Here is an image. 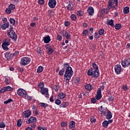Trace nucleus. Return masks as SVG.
<instances>
[{"label": "nucleus", "mask_w": 130, "mask_h": 130, "mask_svg": "<svg viewBox=\"0 0 130 130\" xmlns=\"http://www.w3.org/2000/svg\"><path fill=\"white\" fill-rule=\"evenodd\" d=\"M73 75H74V71H73V68H72V67H71L70 66L67 67L66 70V81L68 85H69L70 80H71V78L73 77Z\"/></svg>", "instance_id": "nucleus-1"}, {"label": "nucleus", "mask_w": 130, "mask_h": 130, "mask_svg": "<svg viewBox=\"0 0 130 130\" xmlns=\"http://www.w3.org/2000/svg\"><path fill=\"white\" fill-rule=\"evenodd\" d=\"M87 76L92 77V78H98L100 76V72L97 70L92 69L90 68L87 72Z\"/></svg>", "instance_id": "nucleus-2"}, {"label": "nucleus", "mask_w": 130, "mask_h": 130, "mask_svg": "<svg viewBox=\"0 0 130 130\" xmlns=\"http://www.w3.org/2000/svg\"><path fill=\"white\" fill-rule=\"evenodd\" d=\"M31 61V58L28 57H23L21 58L20 60V66H22L23 67H25L30 63Z\"/></svg>", "instance_id": "nucleus-3"}, {"label": "nucleus", "mask_w": 130, "mask_h": 130, "mask_svg": "<svg viewBox=\"0 0 130 130\" xmlns=\"http://www.w3.org/2000/svg\"><path fill=\"white\" fill-rule=\"evenodd\" d=\"M7 35L8 37H10L13 41H17V39H18V36H17V34L14 30H8L7 31Z\"/></svg>", "instance_id": "nucleus-4"}, {"label": "nucleus", "mask_w": 130, "mask_h": 130, "mask_svg": "<svg viewBox=\"0 0 130 130\" xmlns=\"http://www.w3.org/2000/svg\"><path fill=\"white\" fill-rule=\"evenodd\" d=\"M45 48L47 50V53L49 55H51V54L54 52V49H53V47H52L49 44L46 45Z\"/></svg>", "instance_id": "nucleus-5"}, {"label": "nucleus", "mask_w": 130, "mask_h": 130, "mask_svg": "<svg viewBox=\"0 0 130 130\" xmlns=\"http://www.w3.org/2000/svg\"><path fill=\"white\" fill-rule=\"evenodd\" d=\"M121 64L123 68H128V67H130V58L128 57L122 60Z\"/></svg>", "instance_id": "nucleus-6"}, {"label": "nucleus", "mask_w": 130, "mask_h": 130, "mask_svg": "<svg viewBox=\"0 0 130 130\" xmlns=\"http://www.w3.org/2000/svg\"><path fill=\"white\" fill-rule=\"evenodd\" d=\"M17 93L18 96H21V97H23V98H24V97L26 96V94L27 93L26 90H25L23 88H19L17 90Z\"/></svg>", "instance_id": "nucleus-7"}, {"label": "nucleus", "mask_w": 130, "mask_h": 130, "mask_svg": "<svg viewBox=\"0 0 130 130\" xmlns=\"http://www.w3.org/2000/svg\"><path fill=\"white\" fill-rule=\"evenodd\" d=\"M40 92L42 95H45L46 98H49V93H48V88L44 87L41 89Z\"/></svg>", "instance_id": "nucleus-8"}, {"label": "nucleus", "mask_w": 130, "mask_h": 130, "mask_svg": "<svg viewBox=\"0 0 130 130\" xmlns=\"http://www.w3.org/2000/svg\"><path fill=\"white\" fill-rule=\"evenodd\" d=\"M31 114L32 112L30 110H27L22 113V116L24 118H28V117H30V116H31Z\"/></svg>", "instance_id": "nucleus-9"}, {"label": "nucleus", "mask_w": 130, "mask_h": 130, "mask_svg": "<svg viewBox=\"0 0 130 130\" xmlns=\"http://www.w3.org/2000/svg\"><path fill=\"white\" fill-rule=\"evenodd\" d=\"M115 70V73L116 74V75H119L120 74V73H121V66L119 64H116L115 66L114 67Z\"/></svg>", "instance_id": "nucleus-10"}, {"label": "nucleus", "mask_w": 130, "mask_h": 130, "mask_svg": "<svg viewBox=\"0 0 130 130\" xmlns=\"http://www.w3.org/2000/svg\"><path fill=\"white\" fill-rule=\"evenodd\" d=\"M48 6L51 9H54L55 6H56V1L55 0H49L48 2Z\"/></svg>", "instance_id": "nucleus-11"}, {"label": "nucleus", "mask_w": 130, "mask_h": 130, "mask_svg": "<svg viewBox=\"0 0 130 130\" xmlns=\"http://www.w3.org/2000/svg\"><path fill=\"white\" fill-rule=\"evenodd\" d=\"M37 121V118L36 117H30L27 121H26V123H34Z\"/></svg>", "instance_id": "nucleus-12"}, {"label": "nucleus", "mask_w": 130, "mask_h": 130, "mask_svg": "<svg viewBox=\"0 0 130 130\" xmlns=\"http://www.w3.org/2000/svg\"><path fill=\"white\" fill-rule=\"evenodd\" d=\"M113 0H109L108 4L107 5V8H106L107 11H109L112 9V6H113Z\"/></svg>", "instance_id": "nucleus-13"}, {"label": "nucleus", "mask_w": 130, "mask_h": 130, "mask_svg": "<svg viewBox=\"0 0 130 130\" xmlns=\"http://www.w3.org/2000/svg\"><path fill=\"white\" fill-rule=\"evenodd\" d=\"M99 111L101 112L102 115L103 113L104 116L106 115V108L103 107V106L99 107Z\"/></svg>", "instance_id": "nucleus-14"}, {"label": "nucleus", "mask_w": 130, "mask_h": 130, "mask_svg": "<svg viewBox=\"0 0 130 130\" xmlns=\"http://www.w3.org/2000/svg\"><path fill=\"white\" fill-rule=\"evenodd\" d=\"M5 58L8 59V60H11L13 58V54L12 53H11L10 52H7L5 53Z\"/></svg>", "instance_id": "nucleus-15"}, {"label": "nucleus", "mask_w": 130, "mask_h": 130, "mask_svg": "<svg viewBox=\"0 0 130 130\" xmlns=\"http://www.w3.org/2000/svg\"><path fill=\"white\" fill-rule=\"evenodd\" d=\"M87 12L89 16H93V14H94V8L91 6L89 7L87 9Z\"/></svg>", "instance_id": "nucleus-16"}, {"label": "nucleus", "mask_w": 130, "mask_h": 130, "mask_svg": "<svg viewBox=\"0 0 130 130\" xmlns=\"http://www.w3.org/2000/svg\"><path fill=\"white\" fill-rule=\"evenodd\" d=\"M106 116L107 119H111L112 118V114L111 113V111L108 110L107 113H106Z\"/></svg>", "instance_id": "nucleus-17"}, {"label": "nucleus", "mask_w": 130, "mask_h": 130, "mask_svg": "<svg viewBox=\"0 0 130 130\" xmlns=\"http://www.w3.org/2000/svg\"><path fill=\"white\" fill-rule=\"evenodd\" d=\"M4 45H11V40L10 39H5L3 40V44Z\"/></svg>", "instance_id": "nucleus-18"}, {"label": "nucleus", "mask_w": 130, "mask_h": 130, "mask_svg": "<svg viewBox=\"0 0 130 130\" xmlns=\"http://www.w3.org/2000/svg\"><path fill=\"white\" fill-rule=\"evenodd\" d=\"M43 40L44 42V43H49L50 41H51V39H50V36L49 35H48L47 37H45L43 38Z\"/></svg>", "instance_id": "nucleus-19"}, {"label": "nucleus", "mask_w": 130, "mask_h": 130, "mask_svg": "<svg viewBox=\"0 0 130 130\" xmlns=\"http://www.w3.org/2000/svg\"><path fill=\"white\" fill-rule=\"evenodd\" d=\"M67 10H68V11H74V5L73 4V3H71L70 2H69V5L67 7Z\"/></svg>", "instance_id": "nucleus-20"}, {"label": "nucleus", "mask_w": 130, "mask_h": 130, "mask_svg": "<svg viewBox=\"0 0 130 130\" xmlns=\"http://www.w3.org/2000/svg\"><path fill=\"white\" fill-rule=\"evenodd\" d=\"M9 21L10 24L12 25V26H17L18 25V22H16V20L14 19V18H10L9 19Z\"/></svg>", "instance_id": "nucleus-21"}, {"label": "nucleus", "mask_w": 130, "mask_h": 130, "mask_svg": "<svg viewBox=\"0 0 130 130\" xmlns=\"http://www.w3.org/2000/svg\"><path fill=\"white\" fill-rule=\"evenodd\" d=\"M9 26H10V22H8L7 23H5L3 24L1 26V27L2 30H6V29H7V28H9Z\"/></svg>", "instance_id": "nucleus-22"}, {"label": "nucleus", "mask_w": 130, "mask_h": 130, "mask_svg": "<svg viewBox=\"0 0 130 130\" xmlns=\"http://www.w3.org/2000/svg\"><path fill=\"white\" fill-rule=\"evenodd\" d=\"M103 90H104V85H102L101 88H98L96 91V95H102L101 91H103Z\"/></svg>", "instance_id": "nucleus-23"}, {"label": "nucleus", "mask_w": 130, "mask_h": 130, "mask_svg": "<svg viewBox=\"0 0 130 130\" xmlns=\"http://www.w3.org/2000/svg\"><path fill=\"white\" fill-rule=\"evenodd\" d=\"M85 88L87 91H91V90H93V86L90 84H86Z\"/></svg>", "instance_id": "nucleus-24"}, {"label": "nucleus", "mask_w": 130, "mask_h": 130, "mask_svg": "<svg viewBox=\"0 0 130 130\" xmlns=\"http://www.w3.org/2000/svg\"><path fill=\"white\" fill-rule=\"evenodd\" d=\"M69 128H73L76 127V122L75 121H71L69 126Z\"/></svg>", "instance_id": "nucleus-25"}, {"label": "nucleus", "mask_w": 130, "mask_h": 130, "mask_svg": "<svg viewBox=\"0 0 130 130\" xmlns=\"http://www.w3.org/2000/svg\"><path fill=\"white\" fill-rule=\"evenodd\" d=\"M92 70H94L95 71H99V67H98V66L96 63L93 62L92 63Z\"/></svg>", "instance_id": "nucleus-26"}, {"label": "nucleus", "mask_w": 130, "mask_h": 130, "mask_svg": "<svg viewBox=\"0 0 130 130\" xmlns=\"http://www.w3.org/2000/svg\"><path fill=\"white\" fill-rule=\"evenodd\" d=\"M5 83L6 85H10L11 84V78L10 77H6Z\"/></svg>", "instance_id": "nucleus-27"}, {"label": "nucleus", "mask_w": 130, "mask_h": 130, "mask_svg": "<svg viewBox=\"0 0 130 130\" xmlns=\"http://www.w3.org/2000/svg\"><path fill=\"white\" fill-rule=\"evenodd\" d=\"M107 24V25H109V26H111V27H114V21H113V19H110V20H108Z\"/></svg>", "instance_id": "nucleus-28"}, {"label": "nucleus", "mask_w": 130, "mask_h": 130, "mask_svg": "<svg viewBox=\"0 0 130 130\" xmlns=\"http://www.w3.org/2000/svg\"><path fill=\"white\" fill-rule=\"evenodd\" d=\"M123 12L125 15H126V14H128V13H129V7H124L123 10Z\"/></svg>", "instance_id": "nucleus-29"}, {"label": "nucleus", "mask_w": 130, "mask_h": 130, "mask_svg": "<svg viewBox=\"0 0 130 130\" xmlns=\"http://www.w3.org/2000/svg\"><path fill=\"white\" fill-rule=\"evenodd\" d=\"M108 125L107 120H104L102 123V125L104 128H107L108 127Z\"/></svg>", "instance_id": "nucleus-30"}, {"label": "nucleus", "mask_w": 130, "mask_h": 130, "mask_svg": "<svg viewBox=\"0 0 130 130\" xmlns=\"http://www.w3.org/2000/svg\"><path fill=\"white\" fill-rule=\"evenodd\" d=\"M66 97V94L63 93H60L58 94V99H63Z\"/></svg>", "instance_id": "nucleus-31"}, {"label": "nucleus", "mask_w": 130, "mask_h": 130, "mask_svg": "<svg viewBox=\"0 0 130 130\" xmlns=\"http://www.w3.org/2000/svg\"><path fill=\"white\" fill-rule=\"evenodd\" d=\"M108 100L109 101V102H112V101H113L114 100V95H110L109 96H108Z\"/></svg>", "instance_id": "nucleus-32"}, {"label": "nucleus", "mask_w": 130, "mask_h": 130, "mask_svg": "<svg viewBox=\"0 0 130 130\" xmlns=\"http://www.w3.org/2000/svg\"><path fill=\"white\" fill-rule=\"evenodd\" d=\"M89 119L91 123H95V122H96V118H95L93 116H91Z\"/></svg>", "instance_id": "nucleus-33"}, {"label": "nucleus", "mask_w": 130, "mask_h": 130, "mask_svg": "<svg viewBox=\"0 0 130 130\" xmlns=\"http://www.w3.org/2000/svg\"><path fill=\"white\" fill-rule=\"evenodd\" d=\"M43 70H44L43 67L39 66L37 69V73H38L39 74L40 73H42V72L43 71Z\"/></svg>", "instance_id": "nucleus-34"}, {"label": "nucleus", "mask_w": 130, "mask_h": 130, "mask_svg": "<svg viewBox=\"0 0 130 130\" xmlns=\"http://www.w3.org/2000/svg\"><path fill=\"white\" fill-rule=\"evenodd\" d=\"M23 98L26 99V100H28V101H31L32 100V97L29 96L28 93H26L25 96H23Z\"/></svg>", "instance_id": "nucleus-35"}, {"label": "nucleus", "mask_w": 130, "mask_h": 130, "mask_svg": "<svg viewBox=\"0 0 130 130\" xmlns=\"http://www.w3.org/2000/svg\"><path fill=\"white\" fill-rule=\"evenodd\" d=\"M120 28H121V24L120 23H117L115 25L116 30H119Z\"/></svg>", "instance_id": "nucleus-36"}, {"label": "nucleus", "mask_w": 130, "mask_h": 130, "mask_svg": "<svg viewBox=\"0 0 130 130\" xmlns=\"http://www.w3.org/2000/svg\"><path fill=\"white\" fill-rule=\"evenodd\" d=\"M70 18L72 21H76L77 20V16L73 14L70 16Z\"/></svg>", "instance_id": "nucleus-37"}, {"label": "nucleus", "mask_w": 130, "mask_h": 130, "mask_svg": "<svg viewBox=\"0 0 130 130\" xmlns=\"http://www.w3.org/2000/svg\"><path fill=\"white\" fill-rule=\"evenodd\" d=\"M88 34H89V30L87 29H84L82 31L83 36H86V35H88Z\"/></svg>", "instance_id": "nucleus-38"}, {"label": "nucleus", "mask_w": 130, "mask_h": 130, "mask_svg": "<svg viewBox=\"0 0 130 130\" xmlns=\"http://www.w3.org/2000/svg\"><path fill=\"white\" fill-rule=\"evenodd\" d=\"M40 105L41 107H44V108H46L48 106V104L44 103H40Z\"/></svg>", "instance_id": "nucleus-39"}, {"label": "nucleus", "mask_w": 130, "mask_h": 130, "mask_svg": "<svg viewBox=\"0 0 130 130\" xmlns=\"http://www.w3.org/2000/svg\"><path fill=\"white\" fill-rule=\"evenodd\" d=\"M54 13V12H53V11L49 10L48 11V14L49 17H52V16H53V13Z\"/></svg>", "instance_id": "nucleus-40"}, {"label": "nucleus", "mask_w": 130, "mask_h": 130, "mask_svg": "<svg viewBox=\"0 0 130 130\" xmlns=\"http://www.w3.org/2000/svg\"><path fill=\"white\" fill-rule=\"evenodd\" d=\"M8 46L7 45H4V44H2V48L4 50H9V48L8 47Z\"/></svg>", "instance_id": "nucleus-41"}, {"label": "nucleus", "mask_w": 130, "mask_h": 130, "mask_svg": "<svg viewBox=\"0 0 130 130\" xmlns=\"http://www.w3.org/2000/svg\"><path fill=\"white\" fill-rule=\"evenodd\" d=\"M6 127V123L5 122L2 121L0 123V128H5Z\"/></svg>", "instance_id": "nucleus-42"}, {"label": "nucleus", "mask_w": 130, "mask_h": 130, "mask_svg": "<svg viewBox=\"0 0 130 130\" xmlns=\"http://www.w3.org/2000/svg\"><path fill=\"white\" fill-rule=\"evenodd\" d=\"M99 35H101V36H102V35L104 34V29L103 28L100 29L99 30Z\"/></svg>", "instance_id": "nucleus-43"}, {"label": "nucleus", "mask_w": 130, "mask_h": 130, "mask_svg": "<svg viewBox=\"0 0 130 130\" xmlns=\"http://www.w3.org/2000/svg\"><path fill=\"white\" fill-rule=\"evenodd\" d=\"M80 82H81L80 78L77 77V78H75L74 83H75V84H79V83H80Z\"/></svg>", "instance_id": "nucleus-44"}, {"label": "nucleus", "mask_w": 130, "mask_h": 130, "mask_svg": "<svg viewBox=\"0 0 130 130\" xmlns=\"http://www.w3.org/2000/svg\"><path fill=\"white\" fill-rule=\"evenodd\" d=\"M66 39H67V40H70V39H71V34H69V33H67V31H66Z\"/></svg>", "instance_id": "nucleus-45"}, {"label": "nucleus", "mask_w": 130, "mask_h": 130, "mask_svg": "<svg viewBox=\"0 0 130 130\" xmlns=\"http://www.w3.org/2000/svg\"><path fill=\"white\" fill-rule=\"evenodd\" d=\"M9 8L12 10H15V9L16 8V6H15V5L14 4H10L9 6Z\"/></svg>", "instance_id": "nucleus-46"}, {"label": "nucleus", "mask_w": 130, "mask_h": 130, "mask_svg": "<svg viewBox=\"0 0 130 130\" xmlns=\"http://www.w3.org/2000/svg\"><path fill=\"white\" fill-rule=\"evenodd\" d=\"M38 87L40 89H43V88H44V83H43V82H40V83H39Z\"/></svg>", "instance_id": "nucleus-47"}, {"label": "nucleus", "mask_w": 130, "mask_h": 130, "mask_svg": "<svg viewBox=\"0 0 130 130\" xmlns=\"http://www.w3.org/2000/svg\"><path fill=\"white\" fill-rule=\"evenodd\" d=\"M13 100L12 99H9L8 100L4 101V104H8V103H11V102H13Z\"/></svg>", "instance_id": "nucleus-48"}, {"label": "nucleus", "mask_w": 130, "mask_h": 130, "mask_svg": "<svg viewBox=\"0 0 130 130\" xmlns=\"http://www.w3.org/2000/svg\"><path fill=\"white\" fill-rule=\"evenodd\" d=\"M5 12L6 14H7L8 15H10V14L12 13V10L9 8L6 9Z\"/></svg>", "instance_id": "nucleus-49"}, {"label": "nucleus", "mask_w": 130, "mask_h": 130, "mask_svg": "<svg viewBox=\"0 0 130 130\" xmlns=\"http://www.w3.org/2000/svg\"><path fill=\"white\" fill-rule=\"evenodd\" d=\"M17 126H18L19 127H20V126H21V125H22V120L21 119H19L17 122Z\"/></svg>", "instance_id": "nucleus-50"}, {"label": "nucleus", "mask_w": 130, "mask_h": 130, "mask_svg": "<svg viewBox=\"0 0 130 130\" xmlns=\"http://www.w3.org/2000/svg\"><path fill=\"white\" fill-rule=\"evenodd\" d=\"M102 98V94H96L95 99L96 100H100Z\"/></svg>", "instance_id": "nucleus-51"}, {"label": "nucleus", "mask_w": 130, "mask_h": 130, "mask_svg": "<svg viewBox=\"0 0 130 130\" xmlns=\"http://www.w3.org/2000/svg\"><path fill=\"white\" fill-rule=\"evenodd\" d=\"M60 103H61V101L58 99L55 101V104H56L57 105H59Z\"/></svg>", "instance_id": "nucleus-52"}, {"label": "nucleus", "mask_w": 130, "mask_h": 130, "mask_svg": "<svg viewBox=\"0 0 130 130\" xmlns=\"http://www.w3.org/2000/svg\"><path fill=\"white\" fill-rule=\"evenodd\" d=\"M77 16L81 17L83 16V13H82V10H79L77 12Z\"/></svg>", "instance_id": "nucleus-53"}, {"label": "nucleus", "mask_w": 130, "mask_h": 130, "mask_svg": "<svg viewBox=\"0 0 130 130\" xmlns=\"http://www.w3.org/2000/svg\"><path fill=\"white\" fill-rule=\"evenodd\" d=\"M5 89L6 90V91H12V90H13V88L11 87V86H10L5 87Z\"/></svg>", "instance_id": "nucleus-54"}, {"label": "nucleus", "mask_w": 130, "mask_h": 130, "mask_svg": "<svg viewBox=\"0 0 130 130\" xmlns=\"http://www.w3.org/2000/svg\"><path fill=\"white\" fill-rule=\"evenodd\" d=\"M64 74V69H61V70L59 72V76H63Z\"/></svg>", "instance_id": "nucleus-55"}, {"label": "nucleus", "mask_w": 130, "mask_h": 130, "mask_svg": "<svg viewBox=\"0 0 130 130\" xmlns=\"http://www.w3.org/2000/svg\"><path fill=\"white\" fill-rule=\"evenodd\" d=\"M19 55V51H15L14 53H12V56H18Z\"/></svg>", "instance_id": "nucleus-56"}, {"label": "nucleus", "mask_w": 130, "mask_h": 130, "mask_svg": "<svg viewBox=\"0 0 130 130\" xmlns=\"http://www.w3.org/2000/svg\"><path fill=\"white\" fill-rule=\"evenodd\" d=\"M57 40L59 41H61L62 40V37L60 35H57Z\"/></svg>", "instance_id": "nucleus-57"}, {"label": "nucleus", "mask_w": 130, "mask_h": 130, "mask_svg": "<svg viewBox=\"0 0 130 130\" xmlns=\"http://www.w3.org/2000/svg\"><path fill=\"white\" fill-rule=\"evenodd\" d=\"M58 86H57L56 85H55L53 86V89L55 91V92H57L58 91Z\"/></svg>", "instance_id": "nucleus-58"}, {"label": "nucleus", "mask_w": 130, "mask_h": 130, "mask_svg": "<svg viewBox=\"0 0 130 130\" xmlns=\"http://www.w3.org/2000/svg\"><path fill=\"white\" fill-rule=\"evenodd\" d=\"M38 3L39 5H41V6H42V5H44V0H38Z\"/></svg>", "instance_id": "nucleus-59"}, {"label": "nucleus", "mask_w": 130, "mask_h": 130, "mask_svg": "<svg viewBox=\"0 0 130 130\" xmlns=\"http://www.w3.org/2000/svg\"><path fill=\"white\" fill-rule=\"evenodd\" d=\"M5 92H7V90L6 89V87H4L3 88H1V89L0 90V93H5Z\"/></svg>", "instance_id": "nucleus-60"}, {"label": "nucleus", "mask_w": 130, "mask_h": 130, "mask_svg": "<svg viewBox=\"0 0 130 130\" xmlns=\"http://www.w3.org/2000/svg\"><path fill=\"white\" fill-rule=\"evenodd\" d=\"M94 38H96V39H98V38H100V37L99 36V34L97 32H95L94 33Z\"/></svg>", "instance_id": "nucleus-61"}, {"label": "nucleus", "mask_w": 130, "mask_h": 130, "mask_svg": "<svg viewBox=\"0 0 130 130\" xmlns=\"http://www.w3.org/2000/svg\"><path fill=\"white\" fill-rule=\"evenodd\" d=\"M96 101H97V100L94 98H92L91 99V103H93V104H95V103H96Z\"/></svg>", "instance_id": "nucleus-62"}, {"label": "nucleus", "mask_w": 130, "mask_h": 130, "mask_svg": "<svg viewBox=\"0 0 130 130\" xmlns=\"http://www.w3.org/2000/svg\"><path fill=\"white\" fill-rule=\"evenodd\" d=\"M93 31H94V28L91 27L89 29V34H90V35H92V34H93Z\"/></svg>", "instance_id": "nucleus-63"}, {"label": "nucleus", "mask_w": 130, "mask_h": 130, "mask_svg": "<svg viewBox=\"0 0 130 130\" xmlns=\"http://www.w3.org/2000/svg\"><path fill=\"white\" fill-rule=\"evenodd\" d=\"M38 130H47L46 128L44 127H42L41 126H39L38 127Z\"/></svg>", "instance_id": "nucleus-64"}]
</instances>
